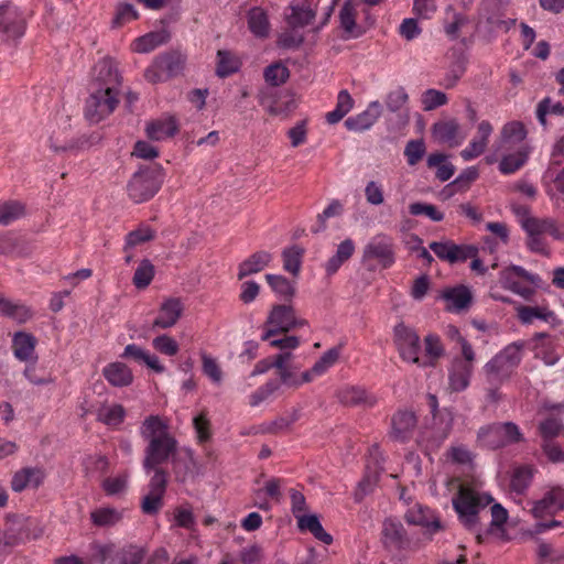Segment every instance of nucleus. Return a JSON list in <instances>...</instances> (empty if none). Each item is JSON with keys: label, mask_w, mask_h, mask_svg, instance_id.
Instances as JSON below:
<instances>
[{"label": "nucleus", "mask_w": 564, "mask_h": 564, "mask_svg": "<svg viewBox=\"0 0 564 564\" xmlns=\"http://www.w3.org/2000/svg\"><path fill=\"white\" fill-rule=\"evenodd\" d=\"M121 91V78L111 59H101L94 67L90 94L85 105V117L98 123L116 109Z\"/></svg>", "instance_id": "obj_1"}, {"label": "nucleus", "mask_w": 564, "mask_h": 564, "mask_svg": "<svg viewBox=\"0 0 564 564\" xmlns=\"http://www.w3.org/2000/svg\"><path fill=\"white\" fill-rule=\"evenodd\" d=\"M319 0H291L283 10V29L276 39V45L285 50H296L308 34H317L328 22L327 11L321 21H316Z\"/></svg>", "instance_id": "obj_2"}, {"label": "nucleus", "mask_w": 564, "mask_h": 564, "mask_svg": "<svg viewBox=\"0 0 564 564\" xmlns=\"http://www.w3.org/2000/svg\"><path fill=\"white\" fill-rule=\"evenodd\" d=\"M140 435L147 442L142 462L147 473L166 463L177 452V441L171 434L169 421L160 415H149L140 426Z\"/></svg>", "instance_id": "obj_3"}, {"label": "nucleus", "mask_w": 564, "mask_h": 564, "mask_svg": "<svg viewBox=\"0 0 564 564\" xmlns=\"http://www.w3.org/2000/svg\"><path fill=\"white\" fill-rule=\"evenodd\" d=\"M527 134L519 121L508 122L501 128L496 151L500 152L498 169L502 174H513L528 162L531 147L525 142Z\"/></svg>", "instance_id": "obj_4"}, {"label": "nucleus", "mask_w": 564, "mask_h": 564, "mask_svg": "<svg viewBox=\"0 0 564 564\" xmlns=\"http://www.w3.org/2000/svg\"><path fill=\"white\" fill-rule=\"evenodd\" d=\"M492 501L491 496L465 486L459 487L452 500L462 524L474 532H479V523L488 517L486 508Z\"/></svg>", "instance_id": "obj_5"}, {"label": "nucleus", "mask_w": 564, "mask_h": 564, "mask_svg": "<svg viewBox=\"0 0 564 564\" xmlns=\"http://www.w3.org/2000/svg\"><path fill=\"white\" fill-rule=\"evenodd\" d=\"M480 446L488 449H500L525 441L520 427L513 422H495L481 426L477 433Z\"/></svg>", "instance_id": "obj_6"}, {"label": "nucleus", "mask_w": 564, "mask_h": 564, "mask_svg": "<svg viewBox=\"0 0 564 564\" xmlns=\"http://www.w3.org/2000/svg\"><path fill=\"white\" fill-rule=\"evenodd\" d=\"M522 348V344L512 343L485 365L484 370L489 384L498 386L510 378L521 361Z\"/></svg>", "instance_id": "obj_7"}, {"label": "nucleus", "mask_w": 564, "mask_h": 564, "mask_svg": "<svg viewBox=\"0 0 564 564\" xmlns=\"http://www.w3.org/2000/svg\"><path fill=\"white\" fill-rule=\"evenodd\" d=\"M4 532L7 545L12 547L24 541L41 538L44 530L36 519L22 513H8L4 518Z\"/></svg>", "instance_id": "obj_8"}, {"label": "nucleus", "mask_w": 564, "mask_h": 564, "mask_svg": "<svg viewBox=\"0 0 564 564\" xmlns=\"http://www.w3.org/2000/svg\"><path fill=\"white\" fill-rule=\"evenodd\" d=\"M163 182V169L160 165L142 167L133 174L128 184L129 197L142 203L155 195Z\"/></svg>", "instance_id": "obj_9"}, {"label": "nucleus", "mask_w": 564, "mask_h": 564, "mask_svg": "<svg viewBox=\"0 0 564 564\" xmlns=\"http://www.w3.org/2000/svg\"><path fill=\"white\" fill-rule=\"evenodd\" d=\"M393 336L394 344L403 360L416 364L420 367L434 365L433 361H421L419 357L421 350L420 337L413 328L400 323L394 327Z\"/></svg>", "instance_id": "obj_10"}, {"label": "nucleus", "mask_w": 564, "mask_h": 564, "mask_svg": "<svg viewBox=\"0 0 564 564\" xmlns=\"http://www.w3.org/2000/svg\"><path fill=\"white\" fill-rule=\"evenodd\" d=\"M26 20L23 12L12 3L0 4V37L14 42L24 35Z\"/></svg>", "instance_id": "obj_11"}, {"label": "nucleus", "mask_w": 564, "mask_h": 564, "mask_svg": "<svg viewBox=\"0 0 564 564\" xmlns=\"http://www.w3.org/2000/svg\"><path fill=\"white\" fill-rule=\"evenodd\" d=\"M305 322L297 319L295 311L290 305H276L272 308L265 325L268 329L262 334V340H270L271 337L280 333H288L289 330L304 325Z\"/></svg>", "instance_id": "obj_12"}, {"label": "nucleus", "mask_w": 564, "mask_h": 564, "mask_svg": "<svg viewBox=\"0 0 564 564\" xmlns=\"http://www.w3.org/2000/svg\"><path fill=\"white\" fill-rule=\"evenodd\" d=\"M186 56L181 52H170L160 55L147 69L145 77L152 83L164 80L181 73L184 68Z\"/></svg>", "instance_id": "obj_13"}, {"label": "nucleus", "mask_w": 564, "mask_h": 564, "mask_svg": "<svg viewBox=\"0 0 564 564\" xmlns=\"http://www.w3.org/2000/svg\"><path fill=\"white\" fill-rule=\"evenodd\" d=\"M492 132V124L488 120H481L477 124L476 132L467 147L460 151V158L465 162H469L484 154L489 144Z\"/></svg>", "instance_id": "obj_14"}, {"label": "nucleus", "mask_w": 564, "mask_h": 564, "mask_svg": "<svg viewBox=\"0 0 564 564\" xmlns=\"http://www.w3.org/2000/svg\"><path fill=\"white\" fill-rule=\"evenodd\" d=\"M432 135L437 142L456 148L465 141L467 133L456 119H448L434 123Z\"/></svg>", "instance_id": "obj_15"}, {"label": "nucleus", "mask_w": 564, "mask_h": 564, "mask_svg": "<svg viewBox=\"0 0 564 564\" xmlns=\"http://www.w3.org/2000/svg\"><path fill=\"white\" fill-rule=\"evenodd\" d=\"M417 425V416L414 411L408 409L398 410L391 417L390 436L399 442H406L413 435Z\"/></svg>", "instance_id": "obj_16"}, {"label": "nucleus", "mask_w": 564, "mask_h": 564, "mask_svg": "<svg viewBox=\"0 0 564 564\" xmlns=\"http://www.w3.org/2000/svg\"><path fill=\"white\" fill-rule=\"evenodd\" d=\"M564 509V489L556 487L549 490L542 499L532 502L531 513L536 519L554 516Z\"/></svg>", "instance_id": "obj_17"}, {"label": "nucleus", "mask_w": 564, "mask_h": 564, "mask_svg": "<svg viewBox=\"0 0 564 564\" xmlns=\"http://www.w3.org/2000/svg\"><path fill=\"white\" fill-rule=\"evenodd\" d=\"M404 519L409 524L424 528L429 534H434L444 529L438 517L430 508L422 505H414L410 508Z\"/></svg>", "instance_id": "obj_18"}, {"label": "nucleus", "mask_w": 564, "mask_h": 564, "mask_svg": "<svg viewBox=\"0 0 564 564\" xmlns=\"http://www.w3.org/2000/svg\"><path fill=\"white\" fill-rule=\"evenodd\" d=\"M382 105L378 100L370 101L360 113L349 117L345 126L349 131L362 132L369 130L381 117Z\"/></svg>", "instance_id": "obj_19"}, {"label": "nucleus", "mask_w": 564, "mask_h": 564, "mask_svg": "<svg viewBox=\"0 0 564 564\" xmlns=\"http://www.w3.org/2000/svg\"><path fill=\"white\" fill-rule=\"evenodd\" d=\"M183 308L180 299L170 297L165 300L161 304L158 316L153 321V328L166 329L173 327L182 316Z\"/></svg>", "instance_id": "obj_20"}, {"label": "nucleus", "mask_w": 564, "mask_h": 564, "mask_svg": "<svg viewBox=\"0 0 564 564\" xmlns=\"http://www.w3.org/2000/svg\"><path fill=\"white\" fill-rule=\"evenodd\" d=\"M248 30L251 34L260 40L268 39L272 28L268 11L261 7H253L246 14Z\"/></svg>", "instance_id": "obj_21"}, {"label": "nucleus", "mask_w": 564, "mask_h": 564, "mask_svg": "<svg viewBox=\"0 0 564 564\" xmlns=\"http://www.w3.org/2000/svg\"><path fill=\"white\" fill-rule=\"evenodd\" d=\"M45 478V473L39 467H24L14 473L11 479V489L14 492H22L29 487H40Z\"/></svg>", "instance_id": "obj_22"}, {"label": "nucleus", "mask_w": 564, "mask_h": 564, "mask_svg": "<svg viewBox=\"0 0 564 564\" xmlns=\"http://www.w3.org/2000/svg\"><path fill=\"white\" fill-rule=\"evenodd\" d=\"M473 369L474 367L470 362L460 361L459 358H455L448 370V384L451 390L455 392L464 391L469 386Z\"/></svg>", "instance_id": "obj_23"}, {"label": "nucleus", "mask_w": 564, "mask_h": 564, "mask_svg": "<svg viewBox=\"0 0 564 564\" xmlns=\"http://www.w3.org/2000/svg\"><path fill=\"white\" fill-rule=\"evenodd\" d=\"M337 398L340 403L350 406L366 405L372 406L377 399L365 388L358 386H346L337 391Z\"/></svg>", "instance_id": "obj_24"}, {"label": "nucleus", "mask_w": 564, "mask_h": 564, "mask_svg": "<svg viewBox=\"0 0 564 564\" xmlns=\"http://www.w3.org/2000/svg\"><path fill=\"white\" fill-rule=\"evenodd\" d=\"M147 135L151 140L162 141L173 137L178 131V123L174 116L165 115L147 124Z\"/></svg>", "instance_id": "obj_25"}, {"label": "nucleus", "mask_w": 564, "mask_h": 564, "mask_svg": "<svg viewBox=\"0 0 564 564\" xmlns=\"http://www.w3.org/2000/svg\"><path fill=\"white\" fill-rule=\"evenodd\" d=\"M527 231L531 236L550 237L554 241L564 239V230L556 226L552 219H528L524 224Z\"/></svg>", "instance_id": "obj_26"}, {"label": "nucleus", "mask_w": 564, "mask_h": 564, "mask_svg": "<svg viewBox=\"0 0 564 564\" xmlns=\"http://www.w3.org/2000/svg\"><path fill=\"white\" fill-rule=\"evenodd\" d=\"M442 299L446 302V310L460 312L469 307L473 296L467 286L458 285L444 290Z\"/></svg>", "instance_id": "obj_27"}, {"label": "nucleus", "mask_w": 564, "mask_h": 564, "mask_svg": "<svg viewBox=\"0 0 564 564\" xmlns=\"http://www.w3.org/2000/svg\"><path fill=\"white\" fill-rule=\"evenodd\" d=\"M105 379L113 387H128L133 381L131 369L123 362L115 361L102 369Z\"/></svg>", "instance_id": "obj_28"}, {"label": "nucleus", "mask_w": 564, "mask_h": 564, "mask_svg": "<svg viewBox=\"0 0 564 564\" xmlns=\"http://www.w3.org/2000/svg\"><path fill=\"white\" fill-rule=\"evenodd\" d=\"M0 314L19 324H24L33 317L31 307L23 303L13 302L2 294H0Z\"/></svg>", "instance_id": "obj_29"}, {"label": "nucleus", "mask_w": 564, "mask_h": 564, "mask_svg": "<svg viewBox=\"0 0 564 564\" xmlns=\"http://www.w3.org/2000/svg\"><path fill=\"white\" fill-rule=\"evenodd\" d=\"M170 40V33L166 30H159L144 34L131 43V50L135 53H149Z\"/></svg>", "instance_id": "obj_30"}, {"label": "nucleus", "mask_w": 564, "mask_h": 564, "mask_svg": "<svg viewBox=\"0 0 564 564\" xmlns=\"http://www.w3.org/2000/svg\"><path fill=\"white\" fill-rule=\"evenodd\" d=\"M393 261L394 257L391 249H365L362 254V263L370 271L386 269Z\"/></svg>", "instance_id": "obj_31"}, {"label": "nucleus", "mask_w": 564, "mask_h": 564, "mask_svg": "<svg viewBox=\"0 0 564 564\" xmlns=\"http://www.w3.org/2000/svg\"><path fill=\"white\" fill-rule=\"evenodd\" d=\"M340 356V347H333L325 351L314 364L311 370L302 373V382H310L314 377L325 373L336 364Z\"/></svg>", "instance_id": "obj_32"}, {"label": "nucleus", "mask_w": 564, "mask_h": 564, "mask_svg": "<svg viewBox=\"0 0 564 564\" xmlns=\"http://www.w3.org/2000/svg\"><path fill=\"white\" fill-rule=\"evenodd\" d=\"M344 214V204L339 199H332L327 206L316 216L315 223L312 225L311 230L314 234H319L326 230L328 221L334 218H339Z\"/></svg>", "instance_id": "obj_33"}, {"label": "nucleus", "mask_w": 564, "mask_h": 564, "mask_svg": "<svg viewBox=\"0 0 564 564\" xmlns=\"http://www.w3.org/2000/svg\"><path fill=\"white\" fill-rule=\"evenodd\" d=\"M36 339L32 334L18 332L13 336L12 348L14 356L22 361L32 358L35 350Z\"/></svg>", "instance_id": "obj_34"}, {"label": "nucleus", "mask_w": 564, "mask_h": 564, "mask_svg": "<svg viewBox=\"0 0 564 564\" xmlns=\"http://www.w3.org/2000/svg\"><path fill=\"white\" fill-rule=\"evenodd\" d=\"M296 520L297 527L301 531L311 532L315 539L322 541L325 544L333 543V536L323 529L316 514L297 516Z\"/></svg>", "instance_id": "obj_35"}, {"label": "nucleus", "mask_w": 564, "mask_h": 564, "mask_svg": "<svg viewBox=\"0 0 564 564\" xmlns=\"http://www.w3.org/2000/svg\"><path fill=\"white\" fill-rule=\"evenodd\" d=\"M147 550L137 544H127L117 550L111 558L112 564H142Z\"/></svg>", "instance_id": "obj_36"}, {"label": "nucleus", "mask_w": 564, "mask_h": 564, "mask_svg": "<svg viewBox=\"0 0 564 564\" xmlns=\"http://www.w3.org/2000/svg\"><path fill=\"white\" fill-rule=\"evenodd\" d=\"M126 417V410L121 404L102 403L97 410V421L110 427L119 426Z\"/></svg>", "instance_id": "obj_37"}, {"label": "nucleus", "mask_w": 564, "mask_h": 564, "mask_svg": "<svg viewBox=\"0 0 564 564\" xmlns=\"http://www.w3.org/2000/svg\"><path fill=\"white\" fill-rule=\"evenodd\" d=\"M271 261V254L267 251H257L245 260L239 267L238 278L241 280L248 275L262 271Z\"/></svg>", "instance_id": "obj_38"}, {"label": "nucleus", "mask_w": 564, "mask_h": 564, "mask_svg": "<svg viewBox=\"0 0 564 564\" xmlns=\"http://www.w3.org/2000/svg\"><path fill=\"white\" fill-rule=\"evenodd\" d=\"M355 100L348 90L343 89L337 95L336 107L327 112L326 121L329 124L339 122L354 108Z\"/></svg>", "instance_id": "obj_39"}, {"label": "nucleus", "mask_w": 564, "mask_h": 564, "mask_svg": "<svg viewBox=\"0 0 564 564\" xmlns=\"http://www.w3.org/2000/svg\"><path fill=\"white\" fill-rule=\"evenodd\" d=\"M122 518V511L110 507L98 508L90 512L93 524L100 528L113 527L119 523Z\"/></svg>", "instance_id": "obj_40"}, {"label": "nucleus", "mask_w": 564, "mask_h": 564, "mask_svg": "<svg viewBox=\"0 0 564 564\" xmlns=\"http://www.w3.org/2000/svg\"><path fill=\"white\" fill-rule=\"evenodd\" d=\"M357 9L352 1H346L339 11L341 29L350 36H358L360 30L356 24Z\"/></svg>", "instance_id": "obj_41"}, {"label": "nucleus", "mask_w": 564, "mask_h": 564, "mask_svg": "<svg viewBox=\"0 0 564 564\" xmlns=\"http://www.w3.org/2000/svg\"><path fill=\"white\" fill-rule=\"evenodd\" d=\"M382 533L387 541L397 547H402L408 543L406 533L403 525L392 519H387L383 523Z\"/></svg>", "instance_id": "obj_42"}, {"label": "nucleus", "mask_w": 564, "mask_h": 564, "mask_svg": "<svg viewBox=\"0 0 564 564\" xmlns=\"http://www.w3.org/2000/svg\"><path fill=\"white\" fill-rule=\"evenodd\" d=\"M564 431V423L555 416H547L538 425L539 435L542 442L554 441Z\"/></svg>", "instance_id": "obj_43"}, {"label": "nucleus", "mask_w": 564, "mask_h": 564, "mask_svg": "<svg viewBox=\"0 0 564 564\" xmlns=\"http://www.w3.org/2000/svg\"><path fill=\"white\" fill-rule=\"evenodd\" d=\"M427 165L436 169V177L442 182L448 181L455 173V166L441 153L430 154Z\"/></svg>", "instance_id": "obj_44"}, {"label": "nucleus", "mask_w": 564, "mask_h": 564, "mask_svg": "<svg viewBox=\"0 0 564 564\" xmlns=\"http://www.w3.org/2000/svg\"><path fill=\"white\" fill-rule=\"evenodd\" d=\"M25 215V207L17 200L0 202V225H9Z\"/></svg>", "instance_id": "obj_45"}, {"label": "nucleus", "mask_w": 564, "mask_h": 564, "mask_svg": "<svg viewBox=\"0 0 564 564\" xmlns=\"http://www.w3.org/2000/svg\"><path fill=\"white\" fill-rule=\"evenodd\" d=\"M518 317L523 324H531L534 319L549 322L554 318V313L541 306H521L518 308Z\"/></svg>", "instance_id": "obj_46"}, {"label": "nucleus", "mask_w": 564, "mask_h": 564, "mask_svg": "<svg viewBox=\"0 0 564 564\" xmlns=\"http://www.w3.org/2000/svg\"><path fill=\"white\" fill-rule=\"evenodd\" d=\"M265 280L271 289L279 295L291 299L295 294V283L283 275L267 274Z\"/></svg>", "instance_id": "obj_47"}, {"label": "nucleus", "mask_w": 564, "mask_h": 564, "mask_svg": "<svg viewBox=\"0 0 564 564\" xmlns=\"http://www.w3.org/2000/svg\"><path fill=\"white\" fill-rule=\"evenodd\" d=\"M281 257L283 269L297 278L302 267L303 249H283Z\"/></svg>", "instance_id": "obj_48"}, {"label": "nucleus", "mask_w": 564, "mask_h": 564, "mask_svg": "<svg viewBox=\"0 0 564 564\" xmlns=\"http://www.w3.org/2000/svg\"><path fill=\"white\" fill-rule=\"evenodd\" d=\"M154 278V265L150 260L143 259L133 274V284L137 289H145Z\"/></svg>", "instance_id": "obj_49"}, {"label": "nucleus", "mask_w": 564, "mask_h": 564, "mask_svg": "<svg viewBox=\"0 0 564 564\" xmlns=\"http://www.w3.org/2000/svg\"><path fill=\"white\" fill-rule=\"evenodd\" d=\"M435 254L449 263L464 262L468 258L477 256L478 249H433Z\"/></svg>", "instance_id": "obj_50"}, {"label": "nucleus", "mask_w": 564, "mask_h": 564, "mask_svg": "<svg viewBox=\"0 0 564 564\" xmlns=\"http://www.w3.org/2000/svg\"><path fill=\"white\" fill-rule=\"evenodd\" d=\"M532 477V468L528 466L518 467L511 476L510 488L518 494H522L530 486Z\"/></svg>", "instance_id": "obj_51"}, {"label": "nucleus", "mask_w": 564, "mask_h": 564, "mask_svg": "<svg viewBox=\"0 0 564 564\" xmlns=\"http://www.w3.org/2000/svg\"><path fill=\"white\" fill-rule=\"evenodd\" d=\"M155 231L148 225H141L126 237L127 247H135L154 241Z\"/></svg>", "instance_id": "obj_52"}, {"label": "nucleus", "mask_w": 564, "mask_h": 564, "mask_svg": "<svg viewBox=\"0 0 564 564\" xmlns=\"http://www.w3.org/2000/svg\"><path fill=\"white\" fill-rule=\"evenodd\" d=\"M239 59L227 51H218L217 53V74L221 77L228 76L238 70Z\"/></svg>", "instance_id": "obj_53"}, {"label": "nucleus", "mask_w": 564, "mask_h": 564, "mask_svg": "<svg viewBox=\"0 0 564 564\" xmlns=\"http://www.w3.org/2000/svg\"><path fill=\"white\" fill-rule=\"evenodd\" d=\"M546 115H564V105L560 101H552L550 98L541 100L536 108V117L542 126H546Z\"/></svg>", "instance_id": "obj_54"}, {"label": "nucleus", "mask_w": 564, "mask_h": 564, "mask_svg": "<svg viewBox=\"0 0 564 564\" xmlns=\"http://www.w3.org/2000/svg\"><path fill=\"white\" fill-rule=\"evenodd\" d=\"M409 101V95L404 87H397L389 91L384 98L386 107L391 112L401 110Z\"/></svg>", "instance_id": "obj_55"}, {"label": "nucleus", "mask_w": 564, "mask_h": 564, "mask_svg": "<svg viewBox=\"0 0 564 564\" xmlns=\"http://www.w3.org/2000/svg\"><path fill=\"white\" fill-rule=\"evenodd\" d=\"M264 79L269 85L279 86L289 77V69L282 63H273L264 69Z\"/></svg>", "instance_id": "obj_56"}, {"label": "nucleus", "mask_w": 564, "mask_h": 564, "mask_svg": "<svg viewBox=\"0 0 564 564\" xmlns=\"http://www.w3.org/2000/svg\"><path fill=\"white\" fill-rule=\"evenodd\" d=\"M422 107L425 111H431L447 102V96L437 89H427L421 95Z\"/></svg>", "instance_id": "obj_57"}, {"label": "nucleus", "mask_w": 564, "mask_h": 564, "mask_svg": "<svg viewBox=\"0 0 564 564\" xmlns=\"http://www.w3.org/2000/svg\"><path fill=\"white\" fill-rule=\"evenodd\" d=\"M164 495L149 491L141 501V510L144 514L155 516L163 507Z\"/></svg>", "instance_id": "obj_58"}, {"label": "nucleus", "mask_w": 564, "mask_h": 564, "mask_svg": "<svg viewBox=\"0 0 564 564\" xmlns=\"http://www.w3.org/2000/svg\"><path fill=\"white\" fill-rule=\"evenodd\" d=\"M409 210L414 216L424 215L433 221H441L444 218V214L432 204L413 203Z\"/></svg>", "instance_id": "obj_59"}, {"label": "nucleus", "mask_w": 564, "mask_h": 564, "mask_svg": "<svg viewBox=\"0 0 564 564\" xmlns=\"http://www.w3.org/2000/svg\"><path fill=\"white\" fill-rule=\"evenodd\" d=\"M154 349L166 356H175L178 352L177 341L169 335H160L152 340Z\"/></svg>", "instance_id": "obj_60"}, {"label": "nucleus", "mask_w": 564, "mask_h": 564, "mask_svg": "<svg viewBox=\"0 0 564 564\" xmlns=\"http://www.w3.org/2000/svg\"><path fill=\"white\" fill-rule=\"evenodd\" d=\"M279 387H280V384L278 381H275V380L268 381L265 384L260 387L257 391H254L250 395V401H249L250 405L251 406L259 405L261 402L269 399L279 389Z\"/></svg>", "instance_id": "obj_61"}, {"label": "nucleus", "mask_w": 564, "mask_h": 564, "mask_svg": "<svg viewBox=\"0 0 564 564\" xmlns=\"http://www.w3.org/2000/svg\"><path fill=\"white\" fill-rule=\"evenodd\" d=\"M139 18V13L134 9V7L130 3H120L117 7L116 15L112 21L115 26H120L130 21L137 20Z\"/></svg>", "instance_id": "obj_62"}, {"label": "nucleus", "mask_w": 564, "mask_h": 564, "mask_svg": "<svg viewBox=\"0 0 564 564\" xmlns=\"http://www.w3.org/2000/svg\"><path fill=\"white\" fill-rule=\"evenodd\" d=\"M84 466L87 473L105 474L109 468V460L105 455L94 454L85 458Z\"/></svg>", "instance_id": "obj_63"}, {"label": "nucleus", "mask_w": 564, "mask_h": 564, "mask_svg": "<svg viewBox=\"0 0 564 564\" xmlns=\"http://www.w3.org/2000/svg\"><path fill=\"white\" fill-rule=\"evenodd\" d=\"M128 484V475H119L110 477L102 481V489L108 496H113L126 490Z\"/></svg>", "instance_id": "obj_64"}]
</instances>
